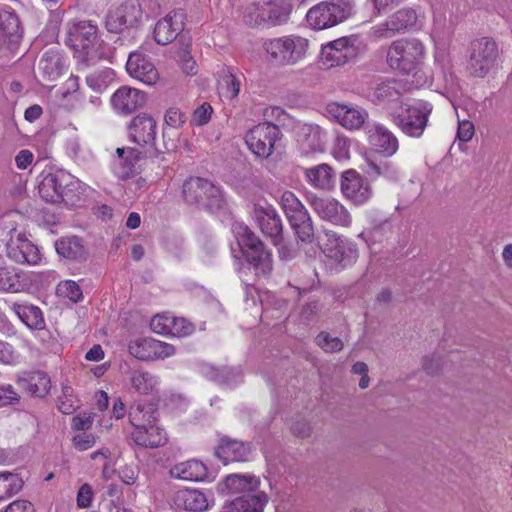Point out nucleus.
<instances>
[{
	"label": "nucleus",
	"mask_w": 512,
	"mask_h": 512,
	"mask_svg": "<svg viewBox=\"0 0 512 512\" xmlns=\"http://www.w3.org/2000/svg\"><path fill=\"white\" fill-rule=\"evenodd\" d=\"M65 44L73 49L79 69L93 66L107 55L98 27L90 20L69 22Z\"/></svg>",
	"instance_id": "nucleus-1"
},
{
	"label": "nucleus",
	"mask_w": 512,
	"mask_h": 512,
	"mask_svg": "<svg viewBox=\"0 0 512 512\" xmlns=\"http://www.w3.org/2000/svg\"><path fill=\"white\" fill-rule=\"evenodd\" d=\"M182 197L187 205L212 213L223 210L226 205L222 190L202 177L186 179L182 185Z\"/></svg>",
	"instance_id": "nucleus-2"
},
{
	"label": "nucleus",
	"mask_w": 512,
	"mask_h": 512,
	"mask_svg": "<svg viewBox=\"0 0 512 512\" xmlns=\"http://www.w3.org/2000/svg\"><path fill=\"white\" fill-rule=\"evenodd\" d=\"M425 56V48L418 39H400L391 43L387 50L388 66L403 75L415 76Z\"/></svg>",
	"instance_id": "nucleus-3"
},
{
	"label": "nucleus",
	"mask_w": 512,
	"mask_h": 512,
	"mask_svg": "<svg viewBox=\"0 0 512 512\" xmlns=\"http://www.w3.org/2000/svg\"><path fill=\"white\" fill-rule=\"evenodd\" d=\"M432 105L420 101L415 105L402 104L391 114L393 123L407 136L419 138L423 135Z\"/></svg>",
	"instance_id": "nucleus-4"
},
{
	"label": "nucleus",
	"mask_w": 512,
	"mask_h": 512,
	"mask_svg": "<svg viewBox=\"0 0 512 512\" xmlns=\"http://www.w3.org/2000/svg\"><path fill=\"white\" fill-rule=\"evenodd\" d=\"M350 0L323 1L310 8L306 15L309 25L316 30H323L342 23L352 14Z\"/></svg>",
	"instance_id": "nucleus-5"
},
{
	"label": "nucleus",
	"mask_w": 512,
	"mask_h": 512,
	"mask_svg": "<svg viewBox=\"0 0 512 512\" xmlns=\"http://www.w3.org/2000/svg\"><path fill=\"white\" fill-rule=\"evenodd\" d=\"M467 70L474 77L483 78L494 67L498 58V45L491 37L471 41Z\"/></svg>",
	"instance_id": "nucleus-6"
},
{
	"label": "nucleus",
	"mask_w": 512,
	"mask_h": 512,
	"mask_svg": "<svg viewBox=\"0 0 512 512\" xmlns=\"http://www.w3.org/2000/svg\"><path fill=\"white\" fill-rule=\"evenodd\" d=\"M365 50V44L359 35L341 37L324 45L321 59L332 66H341L355 59Z\"/></svg>",
	"instance_id": "nucleus-7"
},
{
	"label": "nucleus",
	"mask_w": 512,
	"mask_h": 512,
	"mask_svg": "<svg viewBox=\"0 0 512 512\" xmlns=\"http://www.w3.org/2000/svg\"><path fill=\"white\" fill-rule=\"evenodd\" d=\"M281 136L277 125L271 122H263L247 132L245 142L253 154L260 158H268L274 150L276 141Z\"/></svg>",
	"instance_id": "nucleus-8"
},
{
	"label": "nucleus",
	"mask_w": 512,
	"mask_h": 512,
	"mask_svg": "<svg viewBox=\"0 0 512 512\" xmlns=\"http://www.w3.org/2000/svg\"><path fill=\"white\" fill-rule=\"evenodd\" d=\"M308 42L301 37L277 38L265 44L271 59L280 65H292L305 54Z\"/></svg>",
	"instance_id": "nucleus-9"
},
{
	"label": "nucleus",
	"mask_w": 512,
	"mask_h": 512,
	"mask_svg": "<svg viewBox=\"0 0 512 512\" xmlns=\"http://www.w3.org/2000/svg\"><path fill=\"white\" fill-rule=\"evenodd\" d=\"M156 121L147 114H140L135 116L129 125V136L130 139L138 145L151 144L154 147V156H158L166 151H169L171 147H175L173 143H168L165 140L162 145L155 143L156 136Z\"/></svg>",
	"instance_id": "nucleus-10"
},
{
	"label": "nucleus",
	"mask_w": 512,
	"mask_h": 512,
	"mask_svg": "<svg viewBox=\"0 0 512 512\" xmlns=\"http://www.w3.org/2000/svg\"><path fill=\"white\" fill-rule=\"evenodd\" d=\"M324 253L335 270H343L356 262L358 252L355 245L347 239L333 235L325 246Z\"/></svg>",
	"instance_id": "nucleus-11"
},
{
	"label": "nucleus",
	"mask_w": 512,
	"mask_h": 512,
	"mask_svg": "<svg viewBox=\"0 0 512 512\" xmlns=\"http://www.w3.org/2000/svg\"><path fill=\"white\" fill-rule=\"evenodd\" d=\"M185 12L182 9L173 10L158 20L153 31L155 41L160 45H167L181 36L185 25Z\"/></svg>",
	"instance_id": "nucleus-12"
},
{
	"label": "nucleus",
	"mask_w": 512,
	"mask_h": 512,
	"mask_svg": "<svg viewBox=\"0 0 512 512\" xmlns=\"http://www.w3.org/2000/svg\"><path fill=\"white\" fill-rule=\"evenodd\" d=\"M325 110L331 118L348 130L360 129L368 118L365 109L346 103L329 102Z\"/></svg>",
	"instance_id": "nucleus-13"
},
{
	"label": "nucleus",
	"mask_w": 512,
	"mask_h": 512,
	"mask_svg": "<svg viewBox=\"0 0 512 512\" xmlns=\"http://www.w3.org/2000/svg\"><path fill=\"white\" fill-rule=\"evenodd\" d=\"M310 205L324 221L338 226H349L351 217L346 208L333 198H310Z\"/></svg>",
	"instance_id": "nucleus-14"
},
{
	"label": "nucleus",
	"mask_w": 512,
	"mask_h": 512,
	"mask_svg": "<svg viewBox=\"0 0 512 512\" xmlns=\"http://www.w3.org/2000/svg\"><path fill=\"white\" fill-rule=\"evenodd\" d=\"M252 450L253 445L251 442H244L223 436L219 439L214 454L224 465H227L229 463L247 461Z\"/></svg>",
	"instance_id": "nucleus-15"
},
{
	"label": "nucleus",
	"mask_w": 512,
	"mask_h": 512,
	"mask_svg": "<svg viewBox=\"0 0 512 512\" xmlns=\"http://www.w3.org/2000/svg\"><path fill=\"white\" fill-rule=\"evenodd\" d=\"M341 191L354 204L365 203L371 196V188L355 170H346L341 175Z\"/></svg>",
	"instance_id": "nucleus-16"
},
{
	"label": "nucleus",
	"mask_w": 512,
	"mask_h": 512,
	"mask_svg": "<svg viewBox=\"0 0 512 512\" xmlns=\"http://www.w3.org/2000/svg\"><path fill=\"white\" fill-rule=\"evenodd\" d=\"M23 36V27L19 16L10 7L0 9V42L13 50Z\"/></svg>",
	"instance_id": "nucleus-17"
},
{
	"label": "nucleus",
	"mask_w": 512,
	"mask_h": 512,
	"mask_svg": "<svg viewBox=\"0 0 512 512\" xmlns=\"http://www.w3.org/2000/svg\"><path fill=\"white\" fill-rule=\"evenodd\" d=\"M72 181V174L64 170H56L44 176L38 186L39 195L49 203H58L62 191Z\"/></svg>",
	"instance_id": "nucleus-18"
},
{
	"label": "nucleus",
	"mask_w": 512,
	"mask_h": 512,
	"mask_svg": "<svg viewBox=\"0 0 512 512\" xmlns=\"http://www.w3.org/2000/svg\"><path fill=\"white\" fill-rule=\"evenodd\" d=\"M368 141L371 147L380 155L384 157L393 156L398 148L399 141L397 137L384 125L373 124L367 130Z\"/></svg>",
	"instance_id": "nucleus-19"
},
{
	"label": "nucleus",
	"mask_w": 512,
	"mask_h": 512,
	"mask_svg": "<svg viewBox=\"0 0 512 512\" xmlns=\"http://www.w3.org/2000/svg\"><path fill=\"white\" fill-rule=\"evenodd\" d=\"M111 103L121 114L130 115L146 103V94L138 89L122 86L112 95Z\"/></svg>",
	"instance_id": "nucleus-20"
},
{
	"label": "nucleus",
	"mask_w": 512,
	"mask_h": 512,
	"mask_svg": "<svg viewBox=\"0 0 512 512\" xmlns=\"http://www.w3.org/2000/svg\"><path fill=\"white\" fill-rule=\"evenodd\" d=\"M127 72L145 84H154L158 79V71L149 58L140 52H131L126 63Z\"/></svg>",
	"instance_id": "nucleus-21"
},
{
	"label": "nucleus",
	"mask_w": 512,
	"mask_h": 512,
	"mask_svg": "<svg viewBox=\"0 0 512 512\" xmlns=\"http://www.w3.org/2000/svg\"><path fill=\"white\" fill-rule=\"evenodd\" d=\"M260 485L259 478L251 474H230L217 484L221 495L246 494L255 492Z\"/></svg>",
	"instance_id": "nucleus-22"
},
{
	"label": "nucleus",
	"mask_w": 512,
	"mask_h": 512,
	"mask_svg": "<svg viewBox=\"0 0 512 512\" xmlns=\"http://www.w3.org/2000/svg\"><path fill=\"white\" fill-rule=\"evenodd\" d=\"M297 142L304 153L322 152L326 142V132L316 124H301L296 132Z\"/></svg>",
	"instance_id": "nucleus-23"
},
{
	"label": "nucleus",
	"mask_w": 512,
	"mask_h": 512,
	"mask_svg": "<svg viewBox=\"0 0 512 512\" xmlns=\"http://www.w3.org/2000/svg\"><path fill=\"white\" fill-rule=\"evenodd\" d=\"M131 438L137 446L147 449L162 447L168 441L165 430L157 424L134 427Z\"/></svg>",
	"instance_id": "nucleus-24"
},
{
	"label": "nucleus",
	"mask_w": 512,
	"mask_h": 512,
	"mask_svg": "<svg viewBox=\"0 0 512 512\" xmlns=\"http://www.w3.org/2000/svg\"><path fill=\"white\" fill-rule=\"evenodd\" d=\"M416 21L417 15L413 9H401L379 26L377 33L381 37H391L396 33L408 30L416 24Z\"/></svg>",
	"instance_id": "nucleus-25"
},
{
	"label": "nucleus",
	"mask_w": 512,
	"mask_h": 512,
	"mask_svg": "<svg viewBox=\"0 0 512 512\" xmlns=\"http://www.w3.org/2000/svg\"><path fill=\"white\" fill-rule=\"evenodd\" d=\"M255 217L261 231L272 239L274 245L282 242V220L273 208H256Z\"/></svg>",
	"instance_id": "nucleus-26"
},
{
	"label": "nucleus",
	"mask_w": 512,
	"mask_h": 512,
	"mask_svg": "<svg viewBox=\"0 0 512 512\" xmlns=\"http://www.w3.org/2000/svg\"><path fill=\"white\" fill-rule=\"evenodd\" d=\"M7 256L16 263L35 265L40 261L38 248L28 239L18 237L7 245Z\"/></svg>",
	"instance_id": "nucleus-27"
},
{
	"label": "nucleus",
	"mask_w": 512,
	"mask_h": 512,
	"mask_svg": "<svg viewBox=\"0 0 512 512\" xmlns=\"http://www.w3.org/2000/svg\"><path fill=\"white\" fill-rule=\"evenodd\" d=\"M174 503L178 509L190 512H203L210 504L207 495L197 489L179 490L174 496Z\"/></svg>",
	"instance_id": "nucleus-28"
},
{
	"label": "nucleus",
	"mask_w": 512,
	"mask_h": 512,
	"mask_svg": "<svg viewBox=\"0 0 512 512\" xmlns=\"http://www.w3.org/2000/svg\"><path fill=\"white\" fill-rule=\"evenodd\" d=\"M258 10L257 17L275 26L287 21L290 14V5L284 0H273L265 2Z\"/></svg>",
	"instance_id": "nucleus-29"
},
{
	"label": "nucleus",
	"mask_w": 512,
	"mask_h": 512,
	"mask_svg": "<svg viewBox=\"0 0 512 512\" xmlns=\"http://www.w3.org/2000/svg\"><path fill=\"white\" fill-rule=\"evenodd\" d=\"M247 263L253 268L256 276L266 277L273 269V260L270 250L263 243L260 247L252 249L243 255Z\"/></svg>",
	"instance_id": "nucleus-30"
},
{
	"label": "nucleus",
	"mask_w": 512,
	"mask_h": 512,
	"mask_svg": "<svg viewBox=\"0 0 512 512\" xmlns=\"http://www.w3.org/2000/svg\"><path fill=\"white\" fill-rule=\"evenodd\" d=\"M55 249L59 256L72 261H84L87 252L81 238L77 236L62 237L55 242Z\"/></svg>",
	"instance_id": "nucleus-31"
},
{
	"label": "nucleus",
	"mask_w": 512,
	"mask_h": 512,
	"mask_svg": "<svg viewBox=\"0 0 512 512\" xmlns=\"http://www.w3.org/2000/svg\"><path fill=\"white\" fill-rule=\"evenodd\" d=\"M170 475L185 481H202L207 476V468L202 462L193 459L174 465Z\"/></svg>",
	"instance_id": "nucleus-32"
},
{
	"label": "nucleus",
	"mask_w": 512,
	"mask_h": 512,
	"mask_svg": "<svg viewBox=\"0 0 512 512\" xmlns=\"http://www.w3.org/2000/svg\"><path fill=\"white\" fill-rule=\"evenodd\" d=\"M267 501V495L263 492H248L232 500L228 509L229 512H262Z\"/></svg>",
	"instance_id": "nucleus-33"
},
{
	"label": "nucleus",
	"mask_w": 512,
	"mask_h": 512,
	"mask_svg": "<svg viewBox=\"0 0 512 512\" xmlns=\"http://www.w3.org/2000/svg\"><path fill=\"white\" fill-rule=\"evenodd\" d=\"M305 177L312 186L322 190H330L335 184L334 170L326 163L305 169Z\"/></svg>",
	"instance_id": "nucleus-34"
},
{
	"label": "nucleus",
	"mask_w": 512,
	"mask_h": 512,
	"mask_svg": "<svg viewBox=\"0 0 512 512\" xmlns=\"http://www.w3.org/2000/svg\"><path fill=\"white\" fill-rule=\"evenodd\" d=\"M157 420L158 411L153 403L137 402L129 410V421L133 427L156 425Z\"/></svg>",
	"instance_id": "nucleus-35"
},
{
	"label": "nucleus",
	"mask_w": 512,
	"mask_h": 512,
	"mask_svg": "<svg viewBox=\"0 0 512 512\" xmlns=\"http://www.w3.org/2000/svg\"><path fill=\"white\" fill-rule=\"evenodd\" d=\"M25 274L15 267H0V291L16 293L27 287Z\"/></svg>",
	"instance_id": "nucleus-36"
},
{
	"label": "nucleus",
	"mask_w": 512,
	"mask_h": 512,
	"mask_svg": "<svg viewBox=\"0 0 512 512\" xmlns=\"http://www.w3.org/2000/svg\"><path fill=\"white\" fill-rule=\"evenodd\" d=\"M288 221L299 241L305 244H311L314 242V226L307 210L289 218Z\"/></svg>",
	"instance_id": "nucleus-37"
},
{
	"label": "nucleus",
	"mask_w": 512,
	"mask_h": 512,
	"mask_svg": "<svg viewBox=\"0 0 512 512\" xmlns=\"http://www.w3.org/2000/svg\"><path fill=\"white\" fill-rule=\"evenodd\" d=\"M19 386L29 395L44 397L50 390V378L44 372H33L27 378L19 379Z\"/></svg>",
	"instance_id": "nucleus-38"
},
{
	"label": "nucleus",
	"mask_w": 512,
	"mask_h": 512,
	"mask_svg": "<svg viewBox=\"0 0 512 512\" xmlns=\"http://www.w3.org/2000/svg\"><path fill=\"white\" fill-rule=\"evenodd\" d=\"M232 232L242 255L263 244V241L243 222L233 223Z\"/></svg>",
	"instance_id": "nucleus-39"
},
{
	"label": "nucleus",
	"mask_w": 512,
	"mask_h": 512,
	"mask_svg": "<svg viewBox=\"0 0 512 512\" xmlns=\"http://www.w3.org/2000/svg\"><path fill=\"white\" fill-rule=\"evenodd\" d=\"M13 309L18 317L31 329L41 330L45 326L42 311L34 305L14 304Z\"/></svg>",
	"instance_id": "nucleus-40"
},
{
	"label": "nucleus",
	"mask_w": 512,
	"mask_h": 512,
	"mask_svg": "<svg viewBox=\"0 0 512 512\" xmlns=\"http://www.w3.org/2000/svg\"><path fill=\"white\" fill-rule=\"evenodd\" d=\"M62 61L58 51L49 49L45 51L38 62V70L49 80L57 78L61 74Z\"/></svg>",
	"instance_id": "nucleus-41"
},
{
	"label": "nucleus",
	"mask_w": 512,
	"mask_h": 512,
	"mask_svg": "<svg viewBox=\"0 0 512 512\" xmlns=\"http://www.w3.org/2000/svg\"><path fill=\"white\" fill-rule=\"evenodd\" d=\"M85 185L72 175V181L69 186L62 191L58 203H65L67 206H77L83 201V195L85 193Z\"/></svg>",
	"instance_id": "nucleus-42"
},
{
	"label": "nucleus",
	"mask_w": 512,
	"mask_h": 512,
	"mask_svg": "<svg viewBox=\"0 0 512 512\" xmlns=\"http://www.w3.org/2000/svg\"><path fill=\"white\" fill-rule=\"evenodd\" d=\"M23 480L18 474L0 472V500L17 494L23 487Z\"/></svg>",
	"instance_id": "nucleus-43"
},
{
	"label": "nucleus",
	"mask_w": 512,
	"mask_h": 512,
	"mask_svg": "<svg viewBox=\"0 0 512 512\" xmlns=\"http://www.w3.org/2000/svg\"><path fill=\"white\" fill-rule=\"evenodd\" d=\"M367 173L370 177H379L383 176L388 179H397L398 177V169L397 167L390 161L387 160H373L369 159L368 162Z\"/></svg>",
	"instance_id": "nucleus-44"
},
{
	"label": "nucleus",
	"mask_w": 512,
	"mask_h": 512,
	"mask_svg": "<svg viewBox=\"0 0 512 512\" xmlns=\"http://www.w3.org/2000/svg\"><path fill=\"white\" fill-rule=\"evenodd\" d=\"M154 342L153 338H138L133 341H131L128 345V351L129 353L143 361H152V354H153V345Z\"/></svg>",
	"instance_id": "nucleus-45"
},
{
	"label": "nucleus",
	"mask_w": 512,
	"mask_h": 512,
	"mask_svg": "<svg viewBox=\"0 0 512 512\" xmlns=\"http://www.w3.org/2000/svg\"><path fill=\"white\" fill-rule=\"evenodd\" d=\"M118 9L122 12L124 20L131 29L138 26L143 14L139 0H127L119 5Z\"/></svg>",
	"instance_id": "nucleus-46"
},
{
	"label": "nucleus",
	"mask_w": 512,
	"mask_h": 512,
	"mask_svg": "<svg viewBox=\"0 0 512 512\" xmlns=\"http://www.w3.org/2000/svg\"><path fill=\"white\" fill-rule=\"evenodd\" d=\"M142 153L136 148H129L128 153L118 163L117 174L119 178L126 179L131 177L136 171V164L141 158Z\"/></svg>",
	"instance_id": "nucleus-47"
},
{
	"label": "nucleus",
	"mask_w": 512,
	"mask_h": 512,
	"mask_svg": "<svg viewBox=\"0 0 512 512\" xmlns=\"http://www.w3.org/2000/svg\"><path fill=\"white\" fill-rule=\"evenodd\" d=\"M132 387L140 394H148L156 384L155 377L149 372L134 371L131 376Z\"/></svg>",
	"instance_id": "nucleus-48"
},
{
	"label": "nucleus",
	"mask_w": 512,
	"mask_h": 512,
	"mask_svg": "<svg viewBox=\"0 0 512 512\" xmlns=\"http://www.w3.org/2000/svg\"><path fill=\"white\" fill-rule=\"evenodd\" d=\"M105 27L108 32L115 34H120L125 30L131 29L124 20V16L118 7L108 11L105 17Z\"/></svg>",
	"instance_id": "nucleus-49"
},
{
	"label": "nucleus",
	"mask_w": 512,
	"mask_h": 512,
	"mask_svg": "<svg viewBox=\"0 0 512 512\" xmlns=\"http://www.w3.org/2000/svg\"><path fill=\"white\" fill-rule=\"evenodd\" d=\"M281 206L287 216V219L306 210L301 201L291 191L283 192L281 196Z\"/></svg>",
	"instance_id": "nucleus-50"
},
{
	"label": "nucleus",
	"mask_w": 512,
	"mask_h": 512,
	"mask_svg": "<svg viewBox=\"0 0 512 512\" xmlns=\"http://www.w3.org/2000/svg\"><path fill=\"white\" fill-rule=\"evenodd\" d=\"M316 344L326 353H335L343 349V341L339 337H332L328 332L321 331L315 338Z\"/></svg>",
	"instance_id": "nucleus-51"
},
{
	"label": "nucleus",
	"mask_w": 512,
	"mask_h": 512,
	"mask_svg": "<svg viewBox=\"0 0 512 512\" xmlns=\"http://www.w3.org/2000/svg\"><path fill=\"white\" fill-rule=\"evenodd\" d=\"M240 91L239 80L230 72L222 76L221 93L227 99H235Z\"/></svg>",
	"instance_id": "nucleus-52"
},
{
	"label": "nucleus",
	"mask_w": 512,
	"mask_h": 512,
	"mask_svg": "<svg viewBox=\"0 0 512 512\" xmlns=\"http://www.w3.org/2000/svg\"><path fill=\"white\" fill-rule=\"evenodd\" d=\"M57 292L59 295L78 302L82 298V290L80 286L72 280H66L58 284Z\"/></svg>",
	"instance_id": "nucleus-53"
},
{
	"label": "nucleus",
	"mask_w": 512,
	"mask_h": 512,
	"mask_svg": "<svg viewBox=\"0 0 512 512\" xmlns=\"http://www.w3.org/2000/svg\"><path fill=\"white\" fill-rule=\"evenodd\" d=\"M109 76L108 70H97L86 76V83L93 90L101 91L107 86Z\"/></svg>",
	"instance_id": "nucleus-54"
},
{
	"label": "nucleus",
	"mask_w": 512,
	"mask_h": 512,
	"mask_svg": "<svg viewBox=\"0 0 512 512\" xmlns=\"http://www.w3.org/2000/svg\"><path fill=\"white\" fill-rule=\"evenodd\" d=\"M394 82H381L374 89V97L377 100H391L399 96Z\"/></svg>",
	"instance_id": "nucleus-55"
},
{
	"label": "nucleus",
	"mask_w": 512,
	"mask_h": 512,
	"mask_svg": "<svg viewBox=\"0 0 512 512\" xmlns=\"http://www.w3.org/2000/svg\"><path fill=\"white\" fill-rule=\"evenodd\" d=\"M212 107L209 103H203L194 112L191 118V124L194 126H203L210 121Z\"/></svg>",
	"instance_id": "nucleus-56"
},
{
	"label": "nucleus",
	"mask_w": 512,
	"mask_h": 512,
	"mask_svg": "<svg viewBox=\"0 0 512 512\" xmlns=\"http://www.w3.org/2000/svg\"><path fill=\"white\" fill-rule=\"evenodd\" d=\"M164 121L172 128H180L186 122V115L180 109L171 107L166 111Z\"/></svg>",
	"instance_id": "nucleus-57"
},
{
	"label": "nucleus",
	"mask_w": 512,
	"mask_h": 512,
	"mask_svg": "<svg viewBox=\"0 0 512 512\" xmlns=\"http://www.w3.org/2000/svg\"><path fill=\"white\" fill-rule=\"evenodd\" d=\"M194 331V326L191 322L184 318H171V332L174 335L185 336Z\"/></svg>",
	"instance_id": "nucleus-58"
},
{
	"label": "nucleus",
	"mask_w": 512,
	"mask_h": 512,
	"mask_svg": "<svg viewBox=\"0 0 512 512\" xmlns=\"http://www.w3.org/2000/svg\"><path fill=\"white\" fill-rule=\"evenodd\" d=\"M153 345V354L152 358L155 359H165L174 355L175 348L173 345L168 344L166 342H161L154 339Z\"/></svg>",
	"instance_id": "nucleus-59"
},
{
	"label": "nucleus",
	"mask_w": 512,
	"mask_h": 512,
	"mask_svg": "<svg viewBox=\"0 0 512 512\" xmlns=\"http://www.w3.org/2000/svg\"><path fill=\"white\" fill-rule=\"evenodd\" d=\"M176 45H179V50L177 54L183 66L185 63H188V61L193 59V57L190 54L191 37L181 36L178 39Z\"/></svg>",
	"instance_id": "nucleus-60"
},
{
	"label": "nucleus",
	"mask_w": 512,
	"mask_h": 512,
	"mask_svg": "<svg viewBox=\"0 0 512 512\" xmlns=\"http://www.w3.org/2000/svg\"><path fill=\"white\" fill-rule=\"evenodd\" d=\"M96 439L93 434L85 432L79 433L73 437V444L79 451H85L95 445Z\"/></svg>",
	"instance_id": "nucleus-61"
},
{
	"label": "nucleus",
	"mask_w": 512,
	"mask_h": 512,
	"mask_svg": "<svg viewBox=\"0 0 512 512\" xmlns=\"http://www.w3.org/2000/svg\"><path fill=\"white\" fill-rule=\"evenodd\" d=\"M151 328L158 334H169L171 332V318L164 316H155L151 320Z\"/></svg>",
	"instance_id": "nucleus-62"
},
{
	"label": "nucleus",
	"mask_w": 512,
	"mask_h": 512,
	"mask_svg": "<svg viewBox=\"0 0 512 512\" xmlns=\"http://www.w3.org/2000/svg\"><path fill=\"white\" fill-rule=\"evenodd\" d=\"M440 367H441V359L438 355L432 354V355H427V356L423 357L422 368L427 374L434 375V374L438 373V371L440 370Z\"/></svg>",
	"instance_id": "nucleus-63"
},
{
	"label": "nucleus",
	"mask_w": 512,
	"mask_h": 512,
	"mask_svg": "<svg viewBox=\"0 0 512 512\" xmlns=\"http://www.w3.org/2000/svg\"><path fill=\"white\" fill-rule=\"evenodd\" d=\"M5 512H35V509L27 500H16L6 507Z\"/></svg>",
	"instance_id": "nucleus-64"
}]
</instances>
